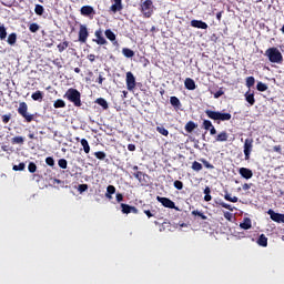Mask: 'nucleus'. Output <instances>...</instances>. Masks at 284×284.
<instances>
[{"instance_id": "nucleus-1", "label": "nucleus", "mask_w": 284, "mask_h": 284, "mask_svg": "<svg viewBox=\"0 0 284 284\" xmlns=\"http://www.w3.org/2000/svg\"><path fill=\"white\" fill-rule=\"evenodd\" d=\"M265 57H267L271 63H277L278 65L283 63V53H281V50L276 47L268 48L265 51Z\"/></svg>"}, {"instance_id": "nucleus-2", "label": "nucleus", "mask_w": 284, "mask_h": 284, "mask_svg": "<svg viewBox=\"0 0 284 284\" xmlns=\"http://www.w3.org/2000/svg\"><path fill=\"white\" fill-rule=\"evenodd\" d=\"M64 99H68L75 108H81V92L77 89H69L65 94Z\"/></svg>"}, {"instance_id": "nucleus-3", "label": "nucleus", "mask_w": 284, "mask_h": 284, "mask_svg": "<svg viewBox=\"0 0 284 284\" xmlns=\"http://www.w3.org/2000/svg\"><path fill=\"white\" fill-rule=\"evenodd\" d=\"M205 114L209 119H212L213 121H230V119H232V114L222 113L219 111L206 110Z\"/></svg>"}, {"instance_id": "nucleus-4", "label": "nucleus", "mask_w": 284, "mask_h": 284, "mask_svg": "<svg viewBox=\"0 0 284 284\" xmlns=\"http://www.w3.org/2000/svg\"><path fill=\"white\" fill-rule=\"evenodd\" d=\"M18 114L23 116L27 123H32V121H34V115L28 112V104L26 102H20Z\"/></svg>"}, {"instance_id": "nucleus-5", "label": "nucleus", "mask_w": 284, "mask_h": 284, "mask_svg": "<svg viewBox=\"0 0 284 284\" xmlns=\"http://www.w3.org/2000/svg\"><path fill=\"white\" fill-rule=\"evenodd\" d=\"M141 12L146 17V19L152 17V13L154 12V4L152 0H145L141 3Z\"/></svg>"}, {"instance_id": "nucleus-6", "label": "nucleus", "mask_w": 284, "mask_h": 284, "mask_svg": "<svg viewBox=\"0 0 284 284\" xmlns=\"http://www.w3.org/2000/svg\"><path fill=\"white\" fill-rule=\"evenodd\" d=\"M252 148H254V139L248 138L244 141L245 161H250V155L252 154Z\"/></svg>"}, {"instance_id": "nucleus-7", "label": "nucleus", "mask_w": 284, "mask_h": 284, "mask_svg": "<svg viewBox=\"0 0 284 284\" xmlns=\"http://www.w3.org/2000/svg\"><path fill=\"white\" fill-rule=\"evenodd\" d=\"M88 37H90V31H88V26L80 24L78 41H80V43H87Z\"/></svg>"}, {"instance_id": "nucleus-8", "label": "nucleus", "mask_w": 284, "mask_h": 284, "mask_svg": "<svg viewBox=\"0 0 284 284\" xmlns=\"http://www.w3.org/2000/svg\"><path fill=\"white\" fill-rule=\"evenodd\" d=\"M80 14H82V17H88V19H94L97 11L94 10V7H92V6H83L80 9Z\"/></svg>"}, {"instance_id": "nucleus-9", "label": "nucleus", "mask_w": 284, "mask_h": 284, "mask_svg": "<svg viewBox=\"0 0 284 284\" xmlns=\"http://www.w3.org/2000/svg\"><path fill=\"white\" fill-rule=\"evenodd\" d=\"M95 39H93V42L97 43L98 45H108V40L103 37V30L98 29L94 32Z\"/></svg>"}, {"instance_id": "nucleus-10", "label": "nucleus", "mask_w": 284, "mask_h": 284, "mask_svg": "<svg viewBox=\"0 0 284 284\" xmlns=\"http://www.w3.org/2000/svg\"><path fill=\"white\" fill-rule=\"evenodd\" d=\"M126 88L130 92L136 88V78H134V74L132 72H126Z\"/></svg>"}, {"instance_id": "nucleus-11", "label": "nucleus", "mask_w": 284, "mask_h": 284, "mask_svg": "<svg viewBox=\"0 0 284 284\" xmlns=\"http://www.w3.org/2000/svg\"><path fill=\"white\" fill-rule=\"evenodd\" d=\"M156 201L161 203L164 207H169V210H179L174 202L168 197L158 196Z\"/></svg>"}, {"instance_id": "nucleus-12", "label": "nucleus", "mask_w": 284, "mask_h": 284, "mask_svg": "<svg viewBox=\"0 0 284 284\" xmlns=\"http://www.w3.org/2000/svg\"><path fill=\"white\" fill-rule=\"evenodd\" d=\"M267 214L271 216L272 221L275 223H284V214L276 213L274 210H268Z\"/></svg>"}, {"instance_id": "nucleus-13", "label": "nucleus", "mask_w": 284, "mask_h": 284, "mask_svg": "<svg viewBox=\"0 0 284 284\" xmlns=\"http://www.w3.org/2000/svg\"><path fill=\"white\" fill-rule=\"evenodd\" d=\"M240 172V175L243 178V179H246V180H250L252 179V176H254V173L252 172V170L247 169V168H241L239 170Z\"/></svg>"}, {"instance_id": "nucleus-14", "label": "nucleus", "mask_w": 284, "mask_h": 284, "mask_svg": "<svg viewBox=\"0 0 284 284\" xmlns=\"http://www.w3.org/2000/svg\"><path fill=\"white\" fill-rule=\"evenodd\" d=\"M113 4L111 6L110 10L111 12H121V10H123V2L122 0H113Z\"/></svg>"}, {"instance_id": "nucleus-15", "label": "nucleus", "mask_w": 284, "mask_h": 284, "mask_svg": "<svg viewBox=\"0 0 284 284\" xmlns=\"http://www.w3.org/2000/svg\"><path fill=\"white\" fill-rule=\"evenodd\" d=\"M191 26L192 28H197L200 30H207V23L203 22L202 20H192Z\"/></svg>"}, {"instance_id": "nucleus-16", "label": "nucleus", "mask_w": 284, "mask_h": 284, "mask_svg": "<svg viewBox=\"0 0 284 284\" xmlns=\"http://www.w3.org/2000/svg\"><path fill=\"white\" fill-rule=\"evenodd\" d=\"M104 34L106 39L113 43V45H119V42L116 41V34H114L110 29H106Z\"/></svg>"}, {"instance_id": "nucleus-17", "label": "nucleus", "mask_w": 284, "mask_h": 284, "mask_svg": "<svg viewBox=\"0 0 284 284\" xmlns=\"http://www.w3.org/2000/svg\"><path fill=\"white\" fill-rule=\"evenodd\" d=\"M184 85L186 90H196V82H194L191 78L185 79Z\"/></svg>"}, {"instance_id": "nucleus-18", "label": "nucleus", "mask_w": 284, "mask_h": 284, "mask_svg": "<svg viewBox=\"0 0 284 284\" xmlns=\"http://www.w3.org/2000/svg\"><path fill=\"white\" fill-rule=\"evenodd\" d=\"M170 103H171V105L174 106L175 110H181V100H179V98L171 97L170 98Z\"/></svg>"}, {"instance_id": "nucleus-19", "label": "nucleus", "mask_w": 284, "mask_h": 284, "mask_svg": "<svg viewBox=\"0 0 284 284\" xmlns=\"http://www.w3.org/2000/svg\"><path fill=\"white\" fill-rule=\"evenodd\" d=\"M123 214H130L132 210H134V214H136L138 210L134 206H130L128 204H121Z\"/></svg>"}, {"instance_id": "nucleus-20", "label": "nucleus", "mask_w": 284, "mask_h": 284, "mask_svg": "<svg viewBox=\"0 0 284 284\" xmlns=\"http://www.w3.org/2000/svg\"><path fill=\"white\" fill-rule=\"evenodd\" d=\"M242 230H251L252 229V220L250 217L244 219L243 223L240 224Z\"/></svg>"}, {"instance_id": "nucleus-21", "label": "nucleus", "mask_w": 284, "mask_h": 284, "mask_svg": "<svg viewBox=\"0 0 284 284\" xmlns=\"http://www.w3.org/2000/svg\"><path fill=\"white\" fill-rule=\"evenodd\" d=\"M257 245L261 247H267V236L265 234H261L258 240H257Z\"/></svg>"}, {"instance_id": "nucleus-22", "label": "nucleus", "mask_w": 284, "mask_h": 284, "mask_svg": "<svg viewBox=\"0 0 284 284\" xmlns=\"http://www.w3.org/2000/svg\"><path fill=\"white\" fill-rule=\"evenodd\" d=\"M95 103H98V105H100L104 110H108V108H110V105L108 104V101L105 99H103V98H98L95 100Z\"/></svg>"}, {"instance_id": "nucleus-23", "label": "nucleus", "mask_w": 284, "mask_h": 284, "mask_svg": "<svg viewBox=\"0 0 284 284\" xmlns=\"http://www.w3.org/2000/svg\"><path fill=\"white\" fill-rule=\"evenodd\" d=\"M196 128H197V125L193 121H190L185 124V131L189 133L194 132V130H196Z\"/></svg>"}, {"instance_id": "nucleus-24", "label": "nucleus", "mask_w": 284, "mask_h": 284, "mask_svg": "<svg viewBox=\"0 0 284 284\" xmlns=\"http://www.w3.org/2000/svg\"><path fill=\"white\" fill-rule=\"evenodd\" d=\"M244 97L245 101H247L250 105H254V103H256V100L254 99V93L246 92Z\"/></svg>"}, {"instance_id": "nucleus-25", "label": "nucleus", "mask_w": 284, "mask_h": 284, "mask_svg": "<svg viewBox=\"0 0 284 284\" xmlns=\"http://www.w3.org/2000/svg\"><path fill=\"white\" fill-rule=\"evenodd\" d=\"M24 141L26 140L21 135L11 139V143H13V145H23Z\"/></svg>"}, {"instance_id": "nucleus-26", "label": "nucleus", "mask_w": 284, "mask_h": 284, "mask_svg": "<svg viewBox=\"0 0 284 284\" xmlns=\"http://www.w3.org/2000/svg\"><path fill=\"white\" fill-rule=\"evenodd\" d=\"M227 139H229V135H227V132L225 131L219 133L217 136L215 138L217 142H225L227 141Z\"/></svg>"}, {"instance_id": "nucleus-27", "label": "nucleus", "mask_w": 284, "mask_h": 284, "mask_svg": "<svg viewBox=\"0 0 284 284\" xmlns=\"http://www.w3.org/2000/svg\"><path fill=\"white\" fill-rule=\"evenodd\" d=\"M31 99L33 101H43V92L36 91L34 93H32Z\"/></svg>"}, {"instance_id": "nucleus-28", "label": "nucleus", "mask_w": 284, "mask_h": 284, "mask_svg": "<svg viewBox=\"0 0 284 284\" xmlns=\"http://www.w3.org/2000/svg\"><path fill=\"white\" fill-rule=\"evenodd\" d=\"M115 192H116V187H114V185H109L106 187V193H105L106 199H112V194H114Z\"/></svg>"}, {"instance_id": "nucleus-29", "label": "nucleus", "mask_w": 284, "mask_h": 284, "mask_svg": "<svg viewBox=\"0 0 284 284\" xmlns=\"http://www.w3.org/2000/svg\"><path fill=\"white\" fill-rule=\"evenodd\" d=\"M156 132H159V134H162V136L170 135V131H168V129L163 128V125L156 126Z\"/></svg>"}, {"instance_id": "nucleus-30", "label": "nucleus", "mask_w": 284, "mask_h": 284, "mask_svg": "<svg viewBox=\"0 0 284 284\" xmlns=\"http://www.w3.org/2000/svg\"><path fill=\"white\" fill-rule=\"evenodd\" d=\"M122 54H124L126 59H132V57H134V52L132 51V49H128V48L122 49Z\"/></svg>"}, {"instance_id": "nucleus-31", "label": "nucleus", "mask_w": 284, "mask_h": 284, "mask_svg": "<svg viewBox=\"0 0 284 284\" xmlns=\"http://www.w3.org/2000/svg\"><path fill=\"white\" fill-rule=\"evenodd\" d=\"M80 143H81V145H82V148H83L85 154H90V144L88 143V140L82 139V140L80 141Z\"/></svg>"}, {"instance_id": "nucleus-32", "label": "nucleus", "mask_w": 284, "mask_h": 284, "mask_svg": "<svg viewBox=\"0 0 284 284\" xmlns=\"http://www.w3.org/2000/svg\"><path fill=\"white\" fill-rule=\"evenodd\" d=\"M7 43H9V45H14V43H17V33L9 34Z\"/></svg>"}, {"instance_id": "nucleus-33", "label": "nucleus", "mask_w": 284, "mask_h": 284, "mask_svg": "<svg viewBox=\"0 0 284 284\" xmlns=\"http://www.w3.org/2000/svg\"><path fill=\"white\" fill-rule=\"evenodd\" d=\"M34 12L38 14V17H42L45 9L41 4H36Z\"/></svg>"}, {"instance_id": "nucleus-34", "label": "nucleus", "mask_w": 284, "mask_h": 284, "mask_svg": "<svg viewBox=\"0 0 284 284\" xmlns=\"http://www.w3.org/2000/svg\"><path fill=\"white\" fill-rule=\"evenodd\" d=\"M8 37V31L6 30V26H0V40L4 41V39Z\"/></svg>"}, {"instance_id": "nucleus-35", "label": "nucleus", "mask_w": 284, "mask_h": 284, "mask_svg": "<svg viewBox=\"0 0 284 284\" xmlns=\"http://www.w3.org/2000/svg\"><path fill=\"white\" fill-rule=\"evenodd\" d=\"M225 201H230L231 203H239V197L237 196H233L230 193H225L224 195Z\"/></svg>"}, {"instance_id": "nucleus-36", "label": "nucleus", "mask_w": 284, "mask_h": 284, "mask_svg": "<svg viewBox=\"0 0 284 284\" xmlns=\"http://www.w3.org/2000/svg\"><path fill=\"white\" fill-rule=\"evenodd\" d=\"M192 170H194V172H201V170H203V164H201L197 161H194L192 163Z\"/></svg>"}, {"instance_id": "nucleus-37", "label": "nucleus", "mask_w": 284, "mask_h": 284, "mask_svg": "<svg viewBox=\"0 0 284 284\" xmlns=\"http://www.w3.org/2000/svg\"><path fill=\"white\" fill-rule=\"evenodd\" d=\"M69 45H70V42H68V41H64V42L58 44L59 52H63L64 50H68Z\"/></svg>"}, {"instance_id": "nucleus-38", "label": "nucleus", "mask_w": 284, "mask_h": 284, "mask_svg": "<svg viewBox=\"0 0 284 284\" xmlns=\"http://www.w3.org/2000/svg\"><path fill=\"white\" fill-rule=\"evenodd\" d=\"M58 165L59 168H61L62 170H68V160L65 159H60L58 161Z\"/></svg>"}, {"instance_id": "nucleus-39", "label": "nucleus", "mask_w": 284, "mask_h": 284, "mask_svg": "<svg viewBox=\"0 0 284 284\" xmlns=\"http://www.w3.org/2000/svg\"><path fill=\"white\" fill-rule=\"evenodd\" d=\"M256 90H258V92H265L267 91V84L263 82H257Z\"/></svg>"}, {"instance_id": "nucleus-40", "label": "nucleus", "mask_w": 284, "mask_h": 284, "mask_svg": "<svg viewBox=\"0 0 284 284\" xmlns=\"http://www.w3.org/2000/svg\"><path fill=\"white\" fill-rule=\"evenodd\" d=\"M94 156L99 159V161H105V152L103 151H98L94 153Z\"/></svg>"}, {"instance_id": "nucleus-41", "label": "nucleus", "mask_w": 284, "mask_h": 284, "mask_svg": "<svg viewBox=\"0 0 284 284\" xmlns=\"http://www.w3.org/2000/svg\"><path fill=\"white\" fill-rule=\"evenodd\" d=\"M14 172H23L26 170V163L21 162L19 165H13Z\"/></svg>"}, {"instance_id": "nucleus-42", "label": "nucleus", "mask_w": 284, "mask_h": 284, "mask_svg": "<svg viewBox=\"0 0 284 284\" xmlns=\"http://www.w3.org/2000/svg\"><path fill=\"white\" fill-rule=\"evenodd\" d=\"M254 83H256V80L254 79V77L246 78V87L247 88H253Z\"/></svg>"}, {"instance_id": "nucleus-43", "label": "nucleus", "mask_w": 284, "mask_h": 284, "mask_svg": "<svg viewBox=\"0 0 284 284\" xmlns=\"http://www.w3.org/2000/svg\"><path fill=\"white\" fill-rule=\"evenodd\" d=\"M192 214L193 216H200L202 221H207V216H205L201 211H193Z\"/></svg>"}, {"instance_id": "nucleus-44", "label": "nucleus", "mask_w": 284, "mask_h": 284, "mask_svg": "<svg viewBox=\"0 0 284 284\" xmlns=\"http://www.w3.org/2000/svg\"><path fill=\"white\" fill-rule=\"evenodd\" d=\"M53 108H65V101L59 99L53 103Z\"/></svg>"}, {"instance_id": "nucleus-45", "label": "nucleus", "mask_w": 284, "mask_h": 284, "mask_svg": "<svg viewBox=\"0 0 284 284\" xmlns=\"http://www.w3.org/2000/svg\"><path fill=\"white\" fill-rule=\"evenodd\" d=\"M39 24H37V22H33V23H31L30 26H29V30H30V32H39Z\"/></svg>"}, {"instance_id": "nucleus-46", "label": "nucleus", "mask_w": 284, "mask_h": 284, "mask_svg": "<svg viewBox=\"0 0 284 284\" xmlns=\"http://www.w3.org/2000/svg\"><path fill=\"white\" fill-rule=\"evenodd\" d=\"M28 170L31 174H34V172H37V164L34 162H30L28 165Z\"/></svg>"}, {"instance_id": "nucleus-47", "label": "nucleus", "mask_w": 284, "mask_h": 284, "mask_svg": "<svg viewBox=\"0 0 284 284\" xmlns=\"http://www.w3.org/2000/svg\"><path fill=\"white\" fill-rule=\"evenodd\" d=\"M219 205H221V207H224L225 210H230V212H234V207L225 202H219Z\"/></svg>"}, {"instance_id": "nucleus-48", "label": "nucleus", "mask_w": 284, "mask_h": 284, "mask_svg": "<svg viewBox=\"0 0 284 284\" xmlns=\"http://www.w3.org/2000/svg\"><path fill=\"white\" fill-rule=\"evenodd\" d=\"M212 126H214V125L212 124V121H210V120H204V121H203V128H204V130H210Z\"/></svg>"}, {"instance_id": "nucleus-49", "label": "nucleus", "mask_w": 284, "mask_h": 284, "mask_svg": "<svg viewBox=\"0 0 284 284\" xmlns=\"http://www.w3.org/2000/svg\"><path fill=\"white\" fill-rule=\"evenodd\" d=\"M88 190V184H80L78 186V191L80 192V194H83V192H87Z\"/></svg>"}, {"instance_id": "nucleus-50", "label": "nucleus", "mask_w": 284, "mask_h": 284, "mask_svg": "<svg viewBox=\"0 0 284 284\" xmlns=\"http://www.w3.org/2000/svg\"><path fill=\"white\" fill-rule=\"evenodd\" d=\"M45 163L50 165V168H54V159L52 156L47 158Z\"/></svg>"}, {"instance_id": "nucleus-51", "label": "nucleus", "mask_w": 284, "mask_h": 284, "mask_svg": "<svg viewBox=\"0 0 284 284\" xmlns=\"http://www.w3.org/2000/svg\"><path fill=\"white\" fill-rule=\"evenodd\" d=\"M173 185L176 190H183V182L179 180H176Z\"/></svg>"}, {"instance_id": "nucleus-52", "label": "nucleus", "mask_w": 284, "mask_h": 284, "mask_svg": "<svg viewBox=\"0 0 284 284\" xmlns=\"http://www.w3.org/2000/svg\"><path fill=\"white\" fill-rule=\"evenodd\" d=\"M224 219H226V221H232V219H234V214L226 211L224 212Z\"/></svg>"}, {"instance_id": "nucleus-53", "label": "nucleus", "mask_w": 284, "mask_h": 284, "mask_svg": "<svg viewBox=\"0 0 284 284\" xmlns=\"http://www.w3.org/2000/svg\"><path fill=\"white\" fill-rule=\"evenodd\" d=\"M10 119H12L11 114L2 115V123H10Z\"/></svg>"}, {"instance_id": "nucleus-54", "label": "nucleus", "mask_w": 284, "mask_h": 284, "mask_svg": "<svg viewBox=\"0 0 284 284\" xmlns=\"http://www.w3.org/2000/svg\"><path fill=\"white\" fill-rule=\"evenodd\" d=\"M202 162H203L204 168H206L207 170H214V165L209 163L207 160H203Z\"/></svg>"}, {"instance_id": "nucleus-55", "label": "nucleus", "mask_w": 284, "mask_h": 284, "mask_svg": "<svg viewBox=\"0 0 284 284\" xmlns=\"http://www.w3.org/2000/svg\"><path fill=\"white\" fill-rule=\"evenodd\" d=\"M225 92L223 89H220L217 92L214 93V99H220V97H223Z\"/></svg>"}, {"instance_id": "nucleus-56", "label": "nucleus", "mask_w": 284, "mask_h": 284, "mask_svg": "<svg viewBox=\"0 0 284 284\" xmlns=\"http://www.w3.org/2000/svg\"><path fill=\"white\" fill-rule=\"evenodd\" d=\"M133 176H135L138 179V181H140V183H141V179H142V176H145V174H143V172H141V171H138L136 173L133 174Z\"/></svg>"}, {"instance_id": "nucleus-57", "label": "nucleus", "mask_w": 284, "mask_h": 284, "mask_svg": "<svg viewBox=\"0 0 284 284\" xmlns=\"http://www.w3.org/2000/svg\"><path fill=\"white\" fill-rule=\"evenodd\" d=\"M88 59H89V61H90L91 63H94V61H97V55H94V54H89V55H88Z\"/></svg>"}, {"instance_id": "nucleus-58", "label": "nucleus", "mask_w": 284, "mask_h": 284, "mask_svg": "<svg viewBox=\"0 0 284 284\" xmlns=\"http://www.w3.org/2000/svg\"><path fill=\"white\" fill-rule=\"evenodd\" d=\"M115 199H116L118 203H121V201H123V194L118 193V194L115 195Z\"/></svg>"}, {"instance_id": "nucleus-59", "label": "nucleus", "mask_w": 284, "mask_h": 284, "mask_svg": "<svg viewBox=\"0 0 284 284\" xmlns=\"http://www.w3.org/2000/svg\"><path fill=\"white\" fill-rule=\"evenodd\" d=\"M128 150H129V152H134V151L136 150V145H134V144H129V145H128Z\"/></svg>"}, {"instance_id": "nucleus-60", "label": "nucleus", "mask_w": 284, "mask_h": 284, "mask_svg": "<svg viewBox=\"0 0 284 284\" xmlns=\"http://www.w3.org/2000/svg\"><path fill=\"white\" fill-rule=\"evenodd\" d=\"M144 214L148 216V219H152V216H154L150 210H144Z\"/></svg>"}, {"instance_id": "nucleus-61", "label": "nucleus", "mask_w": 284, "mask_h": 284, "mask_svg": "<svg viewBox=\"0 0 284 284\" xmlns=\"http://www.w3.org/2000/svg\"><path fill=\"white\" fill-rule=\"evenodd\" d=\"M103 81H105V78H103V75H99V79H98V83L100 84V85H102L103 84Z\"/></svg>"}, {"instance_id": "nucleus-62", "label": "nucleus", "mask_w": 284, "mask_h": 284, "mask_svg": "<svg viewBox=\"0 0 284 284\" xmlns=\"http://www.w3.org/2000/svg\"><path fill=\"white\" fill-rule=\"evenodd\" d=\"M273 150H274V152H278V154H281V145H275L274 148H273Z\"/></svg>"}, {"instance_id": "nucleus-63", "label": "nucleus", "mask_w": 284, "mask_h": 284, "mask_svg": "<svg viewBox=\"0 0 284 284\" xmlns=\"http://www.w3.org/2000/svg\"><path fill=\"white\" fill-rule=\"evenodd\" d=\"M222 17H223V11H220L216 13L217 21H221Z\"/></svg>"}, {"instance_id": "nucleus-64", "label": "nucleus", "mask_w": 284, "mask_h": 284, "mask_svg": "<svg viewBox=\"0 0 284 284\" xmlns=\"http://www.w3.org/2000/svg\"><path fill=\"white\" fill-rule=\"evenodd\" d=\"M209 130L211 135L216 134V129L214 126L210 128Z\"/></svg>"}]
</instances>
